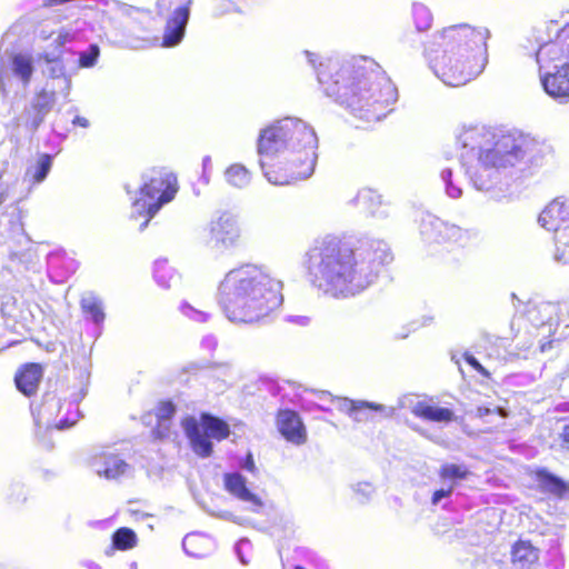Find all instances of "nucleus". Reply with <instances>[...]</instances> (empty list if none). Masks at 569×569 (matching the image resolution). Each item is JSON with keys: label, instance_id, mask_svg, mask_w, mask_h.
Wrapping results in <instances>:
<instances>
[{"label": "nucleus", "instance_id": "a19ab883", "mask_svg": "<svg viewBox=\"0 0 569 569\" xmlns=\"http://www.w3.org/2000/svg\"><path fill=\"white\" fill-rule=\"evenodd\" d=\"M176 412V407L172 402H161L157 408V418L159 421L170 420Z\"/></svg>", "mask_w": 569, "mask_h": 569}, {"label": "nucleus", "instance_id": "393cba45", "mask_svg": "<svg viewBox=\"0 0 569 569\" xmlns=\"http://www.w3.org/2000/svg\"><path fill=\"white\" fill-rule=\"evenodd\" d=\"M81 309L87 319H90L94 325L101 326L106 319L104 307L102 300L96 295L89 292L81 299Z\"/></svg>", "mask_w": 569, "mask_h": 569}, {"label": "nucleus", "instance_id": "4c0bfd02", "mask_svg": "<svg viewBox=\"0 0 569 569\" xmlns=\"http://www.w3.org/2000/svg\"><path fill=\"white\" fill-rule=\"evenodd\" d=\"M100 56V48L98 44H90L88 50L79 53L78 67L79 68H91L97 63Z\"/></svg>", "mask_w": 569, "mask_h": 569}, {"label": "nucleus", "instance_id": "a18cd8bd", "mask_svg": "<svg viewBox=\"0 0 569 569\" xmlns=\"http://www.w3.org/2000/svg\"><path fill=\"white\" fill-rule=\"evenodd\" d=\"M453 488L455 483H449L447 487L436 490L431 498L432 505H438L443 498L449 497L452 493Z\"/></svg>", "mask_w": 569, "mask_h": 569}, {"label": "nucleus", "instance_id": "412c9836", "mask_svg": "<svg viewBox=\"0 0 569 569\" xmlns=\"http://www.w3.org/2000/svg\"><path fill=\"white\" fill-rule=\"evenodd\" d=\"M538 559L539 550L528 541H519L512 548V569H531Z\"/></svg>", "mask_w": 569, "mask_h": 569}, {"label": "nucleus", "instance_id": "c756f323", "mask_svg": "<svg viewBox=\"0 0 569 569\" xmlns=\"http://www.w3.org/2000/svg\"><path fill=\"white\" fill-rule=\"evenodd\" d=\"M153 274L157 283L164 289L170 288L178 280L176 271L166 260L156 261Z\"/></svg>", "mask_w": 569, "mask_h": 569}, {"label": "nucleus", "instance_id": "de8ad7c7", "mask_svg": "<svg viewBox=\"0 0 569 569\" xmlns=\"http://www.w3.org/2000/svg\"><path fill=\"white\" fill-rule=\"evenodd\" d=\"M552 42H559L565 48V53L569 58V23L565 26Z\"/></svg>", "mask_w": 569, "mask_h": 569}, {"label": "nucleus", "instance_id": "79ce46f5", "mask_svg": "<svg viewBox=\"0 0 569 569\" xmlns=\"http://www.w3.org/2000/svg\"><path fill=\"white\" fill-rule=\"evenodd\" d=\"M337 402V409L341 412H345L350 418L352 417V413L355 411L356 402L355 400H350L348 398H338L336 399Z\"/></svg>", "mask_w": 569, "mask_h": 569}, {"label": "nucleus", "instance_id": "ddd939ff", "mask_svg": "<svg viewBox=\"0 0 569 569\" xmlns=\"http://www.w3.org/2000/svg\"><path fill=\"white\" fill-rule=\"evenodd\" d=\"M420 233L427 242H452L461 247L467 246L473 236L471 230L450 224L431 214L422 218Z\"/></svg>", "mask_w": 569, "mask_h": 569}, {"label": "nucleus", "instance_id": "774afa93", "mask_svg": "<svg viewBox=\"0 0 569 569\" xmlns=\"http://www.w3.org/2000/svg\"><path fill=\"white\" fill-rule=\"evenodd\" d=\"M293 569H306V568H303L301 566H296Z\"/></svg>", "mask_w": 569, "mask_h": 569}, {"label": "nucleus", "instance_id": "bb28decb", "mask_svg": "<svg viewBox=\"0 0 569 569\" xmlns=\"http://www.w3.org/2000/svg\"><path fill=\"white\" fill-rule=\"evenodd\" d=\"M224 489L234 498L249 501V488L246 478L239 472H227L223 475Z\"/></svg>", "mask_w": 569, "mask_h": 569}, {"label": "nucleus", "instance_id": "dca6fc26", "mask_svg": "<svg viewBox=\"0 0 569 569\" xmlns=\"http://www.w3.org/2000/svg\"><path fill=\"white\" fill-rule=\"evenodd\" d=\"M210 233L212 248L217 250L232 248L240 237L238 220L230 213H223L218 220L211 222Z\"/></svg>", "mask_w": 569, "mask_h": 569}, {"label": "nucleus", "instance_id": "58836bf2", "mask_svg": "<svg viewBox=\"0 0 569 569\" xmlns=\"http://www.w3.org/2000/svg\"><path fill=\"white\" fill-rule=\"evenodd\" d=\"M248 8L247 0H230L228 3L223 4L222 9L214 13L216 17H221L224 14L239 13L243 14Z\"/></svg>", "mask_w": 569, "mask_h": 569}, {"label": "nucleus", "instance_id": "72a5a7b5", "mask_svg": "<svg viewBox=\"0 0 569 569\" xmlns=\"http://www.w3.org/2000/svg\"><path fill=\"white\" fill-rule=\"evenodd\" d=\"M412 18L418 31L429 29L432 22L430 10L422 3L412 4Z\"/></svg>", "mask_w": 569, "mask_h": 569}, {"label": "nucleus", "instance_id": "423d86ee", "mask_svg": "<svg viewBox=\"0 0 569 569\" xmlns=\"http://www.w3.org/2000/svg\"><path fill=\"white\" fill-rule=\"evenodd\" d=\"M142 181L140 197L134 199L131 212V218L144 217L139 231L147 228L161 207L170 202L178 191L176 176L163 168L148 170L142 174Z\"/></svg>", "mask_w": 569, "mask_h": 569}, {"label": "nucleus", "instance_id": "0eeeda50", "mask_svg": "<svg viewBox=\"0 0 569 569\" xmlns=\"http://www.w3.org/2000/svg\"><path fill=\"white\" fill-rule=\"evenodd\" d=\"M545 92L560 103L569 101V58L559 42H546L536 52Z\"/></svg>", "mask_w": 569, "mask_h": 569}, {"label": "nucleus", "instance_id": "9d476101", "mask_svg": "<svg viewBox=\"0 0 569 569\" xmlns=\"http://www.w3.org/2000/svg\"><path fill=\"white\" fill-rule=\"evenodd\" d=\"M181 427L189 439L192 451L201 458L211 456L212 440L221 441L230 433L228 423L210 413H201L199 420L193 416H188L181 421Z\"/></svg>", "mask_w": 569, "mask_h": 569}, {"label": "nucleus", "instance_id": "4d7b16f0", "mask_svg": "<svg viewBox=\"0 0 569 569\" xmlns=\"http://www.w3.org/2000/svg\"><path fill=\"white\" fill-rule=\"evenodd\" d=\"M57 405H58V402L54 401V398H51L50 400H46L40 409L39 416L42 413V411H49Z\"/></svg>", "mask_w": 569, "mask_h": 569}, {"label": "nucleus", "instance_id": "9b49d317", "mask_svg": "<svg viewBox=\"0 0 569 569\" xmlns=\"http://www.w3.org/2000/svg\"><path fill=\"white\" fill-rule=\"evenodd\" d=\"M68 40V33H59L54 39L57 47L51 51L44 50L38 53L37 57V62L41 68L42 74L47 78V82L50 83V88L54 87L56 91H58L64 100H69L73 74L67 70L69 59L61 49Z\"/></svg>", "mask_w": 569, "mask_h": 569}, {"label": "nucleus", "instance_id": "69168bd1", "mask_svg": "<svg viewBox=\"0 0 569 569\" xmlns=\"http://www.w3.org/2000/svg\"><path fill=\"white\" fill-rule=\"evenodd\" d=\"M6 201V193L3 191L0 192V204Z\"/></svg>", "mask_w": 569, "mask_h": 569}, {"label": "nucleus", "instance_id": "1a4fd4ad", "mask_svg": "<svg viewBox=\"0 0 569 569\" xmlns=\"http://www.w3.org/2000/svg\"><path fill=\"white\" fill-rule=\"evenodd\" d=\"M282 302V282L264 267L251 264V322L270 321Z\"/></svg>", "mask_w": 569, "mask_h": 569}, {"label": "nucleus", "instance_id": "49530a36", "mask_svg": "<svg viewBox=\"0 0 569 569\" xmlns=\"http://www.w3.org/2000/svg\"><path fill=\"white\" fill-rule=\"evenodd\" d=\"M247 545H248V539L247 538H241L233 546V552L237 556V558L240 561V563L243 565V566H246L248 563V561L246 559V553L243 551V548Z\"/></svg>", "mask_w": 569, "mask_h": 569}, {"label": "nucleus", "instance_id": "864d4df0", "mask_svg": "<svg viewBox=\"0 0 569 569\" xmlns=\"http://www.w3.org/2000/svg\"><path fill=\"white\" fill-rule=\"evenodd\" d=\"M288 321L297 323L299 326H308L310 322V319L306 316H290V317H288Z\"/></svg>", "mask_w": 569, "mask_h": 569}, {"label": "nucleus", "instance_id": "2f4dec72", "mask_svg": "<svg viewBox=\"0 0 569 569\" xmlns=\"http://www.w3.org/2000/svg\"><path fill=\"white\" fill-rule=\"evenodd\" d=\"M51 166H52L51 157L47 153H43L40 156V158L38 159L36 164H33L27 169L26 176L31 177L33 182L40 183L47 178V176L51 169Z\"/></svg>", "mask_w": 569, "mask_h": 569}, {"label": "nucleus", "instance_id": "c03bdc74", "mask_svg": "<svg viewBox=\"0 0 569 569\" xmlns=\"http://www.w3.org/2000/svg\"><path fill=\"white\" fill-rule=\"evenodd\" d=\"M491 413H498L501 418H506L508 416V411L502 407H478L477 408V417L485 418Z\"/></svg>", "mask_w": 569, "mask_h": 569}, {"label": "nucleus", "instance_id": "0e129e2a", "mask_svg": "<svg viewBox=\"0 0 569 569\" xmlns=\"http://www.w3.org/2000/svg\"><path fill=\"white\" fill-rule=\"evenodd\" d=\"M14 487H16V489H18V490H19V496L17 497V499H19V497H20V496H21V493H22L23 488H22V486H21L20 483H16V485H14Z\"/></svg>", "mask_w": 569, "mask_h": 569}, {"label": "nucleus", "instance_id": "e2e57ef3", "mask_svg": "<svg viewBox=\"0 0 569 569\" xmlns=\"http://www.w3.org/2000/svg\"><path fill=\"white\" fill-rule=\"evenodd\" d=\"M243 467L244 468H249V452L243 458Z\"/></svg>", "mask_w": 569, "mask_h": 569}, {"label": "nucleus", "instance_id": "2eb2a0df", "mask_svg": "<svg viewBox=\"0 0 569 569\" xmlns=\"http://www.w3.org/2000/svg\"><path fill=\"white\" fill-rule=\"evenodd\" d=\"M90 466L98 476L109 480L130 477L133 472V468L119 455L109 451L94 455L91 458Z\"/></svg>", "mask_w": 569, "mask_h": 569}, {"label": "nucleus", "instance_id": "603ef678", "mask_svg": "<svg viewBox=\"0 0 569 569\" xmlns=\"http://www.w3.org/2000/svg\"><path fill=\"white\" fill-rule=\"evenodd\" d=\"M201 346H202V348L211 351L217 346V339L213 336H206V337H203V339L201 341Z\"/></svg>", "mask_w": 569, "mask_h": 569}, {"label": "nucleus", "instance_id": "bf43d9fd", "mask_svg": "<svg viewBox=\"0 0 569 569\" xmlns=\"http://www.w3.org/2000/svg\"><path fill=\"white\" fill-rule=\"evenodd\" d=\"M86 390L82 388L77 395L71 396V402L78 403L86 396Z\"/></svg>", "mask_w": 569, "mask_h": 569}, {"label": "nucleus", "instance_id": "13d9d810", "mask_svg": "<svg viewBox=\"0 0 569 569\" xmlns=\"http://www.w3.org/2000/svg\"><path fill=\"white\" fill-rule=\"evenodd\" d=\"M224 519L232 520L233 522H237L241 526H244L246 519H240L239 517L233 516L231 512H224L223 515Z\"/></svg>", "mask_w": 569, "mask_h": 569}, {"label": "nucleus", "instance_id": "6ab92c4d", "mask_svg": "<svg viewBox=\"0 0 569 569\" xmlns=\"http://www.w3.org/2000/svg\"><path fill=\"white\" fill-rule=\"evenodd\" d=\"M0 312L8 328H14L16 325L24 326L29 316L26 302L10 293L2 296Z\"/></svg>", "mask_w": 569, "mask_h": 569}, {"label": "nucleus", "instance_id": "f03ea898", "mask_svg": "<svg viewBox=\"0 0 569 569\" xmlns=\"http://www.w3.org/2000/svg\"><path fill=\"white\" fill-rule=\"evenodd\" d=\"M303 54L316 71L323 92L366 122L383 119L398 99L397 88L372 59H319L310 51Z\"/></svg>", "mask_w": 569, "mask_h": 569}, {"label": "nucleus", "instance_id": "6e6d98bb", "mask_svg": "<svg viewBox=\"0 0 569 569\" xmlns=\"http://www.w3.org/2000/svg\"><path fill=\"white\" fill-rule=\"evenodd\" d=\"M72 124L73 126H79V127H82V128H88L90 126V121L84 118V117H81V116H76L72 120Z\"/></svg>", "mask_w": 569, "mask_h": 569}, {"label": "nucleus", "instance_id": "ea45409f", "mask_svg": "<svg viewBox=\"0 0 569 569\" xmlns=\"http://www.w3.org/2000/svg\"><path fill=\"white\" fill-rule=\"evenodd\" d=\"M180 309L186 317L196 322L204 323L210 319V315L208 312L198 310L187 302L182 303Z\"/></svg>", "mask_w": 569, "mask_h": 569}, {"label": "nucleus", "instance_id": "39448f33", "mask_svg": "<svg viewBox=\"0 0 569 569\" xmlns=\"http://www.w3.org/2000/svg\"><path fill=\"white\" fill-rule=\"evenodd\" d=\"M489 34L488 29L467 23L443 28L425 48L430 69L446 86L466 84L485 69Z\"/></svg>", "mask_w": 569, "mask_h": 569}, {"label": "nucleus", "instance_id": "4468645a", "mask_svg": "<svg viewBox=\"0 0 569 569\" xmlns=\"http://www.w3.org/2000/svg\"><path fill=\"white\" fill-rule=\"evenodd\" d=\"M9 71L27 87L34 71L33 59L27 53H0V91L6 94L4 77Z\"/></svg>", "mask_w": 569, "mask_h": 569}, {"label": "nucleus", "instance_id": "09e8293b", "mask_svg": "<svg viewBox=\"0 0 569 569\" xmlns=\"http://www.w3.org/2000/svg\"><path fill=\"white\" fill-rule=\"evenodd\" d=\"M30 256V252L28 251H10L9 252V260L14 264H22L24 269H28L27 261Z\"/></svg>", "mask_w": 569, "mask_h": 569}, {"label": "nucleus", "instance_id": "680f3d73", "mask_svg": "<svg viewBox=\"0 0 569 569\" xmlns=\"http://www.w3.org/2000/svg\"><path fill=\"white\" fill-rule=\"evenodd\" d=\"M541 310L548 311L549 309H553V306L550 303H542L539 307Z\"/></svg>", "mask_w": 569, "mask_h": 569}, {"label": "nucleus", "instance_id": "4be33fe9", "mask_svg": "<svg viewBox=\"0 0 569 569\" xmlns=\"http://www.w3.org/2000/svg\"><path fill=\"white\" fill-rule=\"evenodd\" d=\"M412 413L427 421L432 422H450L455 418L451 409L429 405L425 401H419L412 408Z\"/></svg>", "mask_w": 569, "mask_h": 569}, {"label": "nucleus", "instance_id": "37998d69", "mask_svg": "<svg viewBox=\"0 0 569 569\" xmlns=\"http://www.w3.org/2000/svg\"><path fill=\"white\" fill-rule=\"evenodd\" d=\"M356 201L359 204H366L367 202H379V196L375 191L366 189L358 192Z\"/></svg>", "mask_w": 569, "mask_h": 569}, {"label": "nucleus", "instance_id": "a211bd4d", "mask_svg": "<svg viewBox=\"0 0 569 569\" xmlns=\"http://www.w3.org/2000/svg\"><path fill=\"white\" fill-rule=\"evenodd\" d=\"M189 17L190 10L188 6H181L173 11L164 27L161 47L173 48L182 41Z\"/></svg>", "mask_w": 569, "mask_h": 569}, {"label": "nucleus", "instance_id": "5fc2aeb1", "mask_svg": "<svg viewBox=\"0 0 569 569\" xmlns=\"http://www.w3.org/2000/svg\"><path fill=\"white\" fill-rule=\"evenodd\" d=\"M202 168H203L202 179L204 180L206 183H208L209 182V178L207 176V172L211 168V157L210 156H206L202 159Z\"/></svg>", "mask_w": 569, "mask_h": 569}, {"label": "nucleus", "instance_id": "20e7f679", "mask_svg": "<svg viewBox=\"0 0 569 569\" xmlns=\"http://www.w3.org/2000/svg\"><path fill=\"white\" fill-rule=\"evenodd\" d=\"M318 136L300 118L284 117L260 131L257 149L264 178L276 186L312 176L318 160Z\"/></svg>", "mask_w": 569, "mask_h": 569}, {"label": "nucleus", "instance_id": "f3484780", "mask_svg": "<svg viewBox=\"0 0 569 569\" xmlns=\"http://www.w3.org/2000/svg\"><path fill=\"white\" fill-rule=\"evenodd\" d=\"M277 426L281 436L289 442L300 446L307 441L306 427L300 416L290 409L279 410Z\"/></svg>", "mask_w": 569, "mask_h": 569}, {"label": "nucleus", "instance_id": "b1692460", "mask_svg": "<svg viewBox=\"0 0 569 569\" xmlns=\"http://www.w3.org/2000/svg\"><path fill=\"white\" fill-rule=\"evenodd\" d=\"M539 486L545 492L563 498L569 493V486L561 478L542 469L537 472Z\"/></svg>", "mask_w": 569, "mask_h": 569}, {"label": "nucleus", "instance_id": "f257e3e1", "mask_svg": "<svg viewBox=\"0 0 569 569\" xmlns=\"http://www.w3.org/2000/svg\"><path fill=\"white\" fill-rule=\"evenodd\" d=\"M461 146L460 162L445 167L439 177L447 197L459 199L463 194V178L468 176L473 188L498 199L499 168L515 166L527 159L537 163L542 147L535 139L517 132L497 133L486 127L465 129L458 137Z\"/></svg>", "mask_w": 569, "mask_h": 569}, {"label": "nucleus", "instance_id": "f8f14e48", "mask_svg": "<svg viewBox=\"0 0 569 569\" xmlns=\"http://www.w3.org/2000/svg\"><path fill=\"white\" fill-rule=\"evenodd\" d=\"M569 203L553 200L539 214L538 222L549 231H555V259L569 264Z\"/></svg>", "mask_w": 569, "mask_h": 569}, {"label": "nucleus", "instance_id": "6e6552de", "mask_svg": "<svg viewBox=\"0 0 569 569\" xmlns=\"http://www.w3.org/2000/svg\"><path fill=\"white\" fill-rule=\"evenodd\" d=\"M217 302L230 322H248L249 264H241L224 276L218 287Z\"/></svg>", "mask_w": 569, "mask_h": 569}, {"label": "nucleus", "instance_id": "c9c22d12", "mask_svg": "<svg viewBox=\"0 0 569 569\" xmlns=\"http://www.w3.org/2000/svg\"><path fill=\"white\" fill-rule=\"evenodd\" d=\"M439 475L441 479L449 480L450 483L456 485V480L466 478L468 470L459 465L447 463L441 467Z\"/></svg>", "mask_w": 569, "mask_h": 569}, {"label": "nucleus", "instance_id": "aec40b11", "mask_svg": "<svg viewBox=\"0 0 569 569\" xmlns=\"http://www.w3.org/2000/svg\"><path fill=\"white\" fill-rule=\"evenodd\" d=\"M42 378V368L38 363L24 365L16 375L17 389L27 397L36 393Z\"/></svg>", "mask_w": 569, "mask_h": 569}, {"label": "nucleus", "instance_id": "8fccbe9b", "mask_svg": "<svg viewBox=\"0 0 569 569\" xmlns=\"http://www.w3.org/2000/svg\"><path fill=\"white\" fill-rule=\"evenodd\" d=\"M79 417H80V412L77 408L73 413H70V417L59 420V422L56 425V428H58V429L70 428L78 421Z\"/></svg>", "mask_w": 569, "mask_h": 569}, {"label": "nucleus", "instance_id": "7c9ffc66", "mask_svg": "<svg viewBox=\"0 0 569 569\" xmlns=\"http://www.w3.org/2000/svg\"><path fill=\"white\" fill-rule=\"evenodd\" d=\"M248 173L249 171L243 164L233 163L226 169L224 179L234 188H243L249 181Z\"/></svg>", "mask_w": 569, "mask_h": 569}, {"label": "nucleus", "instance_id": "7ed1b4c3", "mask_svg": "<svg viewBox=\"0 0 569 569\" xmlns=\"http://www.w3.org/2000/svg\"><path fill=\"white\" fill-rule=\"evenodd\" d=\"M307 256L312 286L325 295L343 299L367 289L380 268L392 260L383 241H366L351 249L331 236L318 241Z\"/></svg>", "mask_w": 569, "mask_h": 569}, {"label": "nucleus", "instance_id": "c85d7f7f", "mask_svg": "<svg viewBox=\"0 0 569 569\" xmlns=\"http://www.w3.org/2000/svg\"><path fill=\"white\" fill-rule=\"evenodd\" d=\"M58 97L61 96L58 91H56V88H50V83L47 82L46 88L36 94L30 104L37 108L40 113L47 117L48 113L52 110Z\"/></svg>", "mask_w": 569, "mask_h": 569}, {"label": "nucleus", "instance_id": "5701e85b", "mask_svg": "<svg viewBox=\"0 0 569 569\" xmlns=\"http://www.w3.org/2000/svg\"><path fill=\"white\" fill-rule=\"evenodd\" d=\"M355 411L352 413L351 419L356 422H367L373 419V415L379 412L383 417H391L393 415V408L386 407L383 405H379L376 402H369L363 400H358L356 402Z\"/></svg>", "mask_w": 569, "mask_h": 569}, {"label": "nucleus", "instance_id": "052dcab7", "mask_svg": "<svg viewBox=\"0 0 569 569\" xmlns=\"http://www.w3.org/2000/svg\"><path fill=\"white\" fill-rule=\"evenodd\" d=\"M562 438L563 441L569 445V423L563 428Z\"/></svg>", "mask_w": 569, "mask_h": 569}, {"label": "nucleus", "instance_id": "a878e982", "mask_svg": "<svg viewBox=\"0 0 569 569\" xmlns=\"http://www.w3.org/2000/svg\"><path fill=\"white\" fill-rule=\"evenodd\" d=\"M251 513H261L267 517V521L260 522L256 519L251 518V526L258 528L259 530H266L268 528L267 523H272L276 521L278 515L271 501H262L258 496L251 492Z\"/></svg>", "mask_w": 569, "mask_h": 569}, {"label": "nucleus", "instance_id": "cd10ccee", "mask_svg": "<svg viewBox=\"0 0 569 569\" xmlns=\"http://www.w3.org/2000/svg\"><path fill=\"white\" fill-rule=\"evenodd\" d=\"M137 535L136 532L127 527L117 529L112 535V546L106 550V555L111 556L113 550H129L136 547Z\"/></svg>", "mask_w": 569, "mask_h": 569}, {"label": "nucleus", "instance_id": "e433bc0d", "mask_svg": "<svg viewBox=\"0 0 569 569\" xmlns=\"http://www.w3.org/2000/svg\"><path fill=\"white\" fill-rule=\"evenodd\" d=\"M351 489L357 501L362 505L369 502L376 492L373 485L367 481L357 482Z\"/></svg>", "mask_w": 569, "mask_h": 569}, {"label": "nucleus", "instance_id": "338daca9", "mask_svg": "<svg viewBox=\"0 0 569 569\" xmlns=\"http://www.w3.org/2000/svg\"><path fill=\"white\" fill-rule=\"evenodd\" d=\"M250 468H251V472H253V469H254V465H253V460L251 459V465H250Z\"/></svg>", "mask_w": 569, "mask_h": 569}, {"label": "nucleus", "instance_id": "473e14b6", "mask_svg": "<svg viewBox=\"0 0 569 569\" xmlns=\"http://www.w3.org/2000/svg\"><path fill=\"white\" fill-rule=\"evenodd\" d=\"M204 541V537L200 535H187L182 540V548L187 555L194 558H201L206 556V550L201 548V545Z\"/></svg>", "mask_w": 569, "mask_h": 569}, {"label": "nucleus", "instance_id": "3c124183", "mask_svg": "<svg viewBox=\"0 0 569 569\" xmlns=\"http://www.w3.org/2000/svg\"><path fill=\"white\" fill-rule=\"evenodd\" d=\"M465 360L468 365H470L475 370H477L479 373H481L483 377H489V372L485 369V367L478 361V359L470 355H465Z\"/></svg>", "mask_w": 569, "mask_h": 569}, {"label": "nucleus", "instance_id": "f704fd0d", "mask_svg": "<svg viewBox=\"0 0 569 569\" xmlns=\"http://www.w3.org/2000/svg\"><path fill=\"white\" fill-rule=\"evenodd\" d=\"M46 116L40 113V111L31 104L24 109L20 117V121L31 131H36Z\"/></svg>", "mask_w": 569, "mask_h": 569}]
</instances>
